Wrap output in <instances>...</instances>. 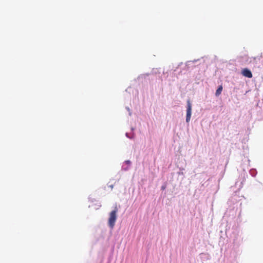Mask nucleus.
Instances as JSON below:
<instances>
[{
    "label": "nucleus",
    "mask_w": 263,
    "mask_h": 263,
    "mask_svg": "<svg viewBox=\"0 0 263 263\" xmlns=\"http://www.w3.org/2000/svg\"><path fill=\"white\" fill-rule=\"evenodd\" d=\"M118 212V209L117 207L112 211L109 214V217L108 219V225L109 227L112 229L115 224L116 221L117 220V214Z\"/></svg>",
    "instance_id": "nucleus-1"
},
{
    "label": "nucleus",
    "mask_w": 263,
    "mask_h": 263,
    "mask_svg": "<svg viewBox=\"0 0 263 263\" xmlns=\"http://www.w3.org/2000/svg\"><path fill=\"white\" fill-rule=\"evenodd\" d=\"M192 114V104L190 101L188 100L187 101V109H186V122H189L190 121L191 118Z\"/></svg>",
    "instance_id": "nucleus-2"
},
{
    "label": "nucleus",
    "mask_w": 263,
    "mask_h": 263,
    "mask_svg": "<svg viewBox=\"0 0 263 263\" xmlns=\"http://www.w3.org/2000/svg\"><path fill=\"white\" fill-rule=\"evenodd\" d=\"M242 74L248 78H251L253 77L251 71L248 68H244L241 71Z\"/></svg>",
    "instance_id": "nucleus-3"
},
{
    "label": "nucleus",
    "mask_w": 263,
    "mask_h": 263,
    "mask_svg": "<svg viewBox=\"0 0 263 263\" xmlns=\"http://www.w3.org/2000/svg\"><path fill=\"white\" fill-rule=\"evenodd\" d=\"M222 90V85H220L218 87V89L216 90L215 95L216 96H219L221 94Z\"/></svg>",
    "instance_id": "nucleus-4"
},
{
    "label": "nucleus",
    "mask_w": 263,
    "mask_h": 263,
    "mask_svg": "<svg viewBox=\"0 0 263 263\" xmlns=\"http://www.w3.org/2000/svg\"><path fill=\"white\" fill-rule=\"evenodd\" d=\"M126 162L128 164H130V162L129 161H126Z\"/></svg>",
    "instance_id": "nucleus-5"
}]
</instances>
